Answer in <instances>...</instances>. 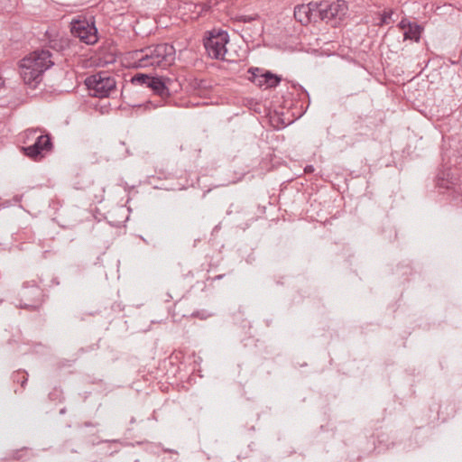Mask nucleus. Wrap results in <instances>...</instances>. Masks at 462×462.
<instances>
[{
    "label": "nucleus",
    "instance_id": "1",
    "mask_svg": "<svg viewBox=\"0 0 462 462\" xmlns=\"http://www.w3.org/2000/svg\"><path fill=\"white\" fill-rule=\"evenodd\" d=\"M51 52L49 50H37L19 62L20 77L25 85L35 88L42 81L43 73L53 66Z\"/></svg>",
    "mask_w": 462,
    "mask_h": 462
},
{
    "label": "nucleus",
    "instance_id": "2",
    "mask_svg": "<svg viewBox=\"0 0 462 462\" xmlns=\"http://www.w3.org/2000/svg\"><path fill=\"white\" fill-rule=\"evenodd\" d=\"M176 50L171 43L151 45L135 51L137 67H160L166 69L175 61Z\"/></svg>",
    "mask_w": 462,
    "mask_h": 462
},
{
    "label": "nucleus",
    "instance_id": "3",
    "mask_svg": "<svg viewBox=\"0 0 462 462\" xmlns=\"http://www.w3.org/2000/svg\"><path fill=\"white\" fill-rule=\"evenodd\" d=\"M229 34L222 29H212L205 32L203 44L208 55L211 59L228 60L225 58Z\"/></svg>",
    "mask_w": 462,
    "mask_h": 462
},
{
    "label": "nucleus",
    "instance_id": "4",
    "mask_svg": "<svg viewBox=\"0 0 462 462\" xmlns=\"http://www.w3.org/2000/svg\"><path fill=\"white\" fill-rule=\"evenodd\" d=\"M88 88L92 91V96L103 98L107 97L116 91V80L106 71H100L88 77L85 80Z\"/></svg>",
    "mask_w": 462,
    "mask_h": 462
},
{
    "label": "nucleus",
    "instance_id": "5",
    "mask_svg": "<svg viewBox=\"0 0 462 462\" xmlns=\"http://www.w3.org/2000/svg\"><path fill=\"white\" fill-rule=\"evenodd\" d=\"M52 149V137L49 133L37 136L32 145L22 147L23 154L35 162L42 161Z\"/></svg>",
    "mask_w": 462,
    "mask_h": 462
},
{
    "label": "nucleus",
    "instance_id": "6",
    "mask_svg": "<svg viewBox=\"0 0 462 462\" xmlns=\"http://www.w3.org/2000/svg\"><path fill=\"white\" fill-rule=\"evenodd\" d=\"M70 24L71 33L82 42L95 44L97 42V29L93 22L89 23L86 19L73 20Z\"/></svg>",
    "mask_w": 462,
    "mask_h": 462
},
{
    "label": "nucleus",
    "instance_id": "7",
    "mask_svg": "<svg viewBox=\"0 0 462 462\" xmlns=\"http://www.w3.org/2000/svg\"><path fill=\"white\" fill-rule=\"evenodd\" d=\"M248 73L251 74L249 80L260 88L267 89L276 88L282 80L279 75L270 70H263L260 68L251 67L248 69Z\"/></svg>",
    "mask_w": 462,
    "mask_h": 462
},
{
    "label": "nucleus",
    "instance_id": "8",
    "mask_svg": "<svg viewBox=\"0 0 462 462\" xmlns=\"http://www.w3.org/2000/svg\"><path fill=\"white\" fill-rule=\"evenodd\" d=\"M347 10V4L344 0H337L334 2L323 1L319 20L326 22H329L337 18L342 20V18L346 14Z\"/></svg>",
    "mask_w": 462,
    "mask_h": 462
},
{
    "label": "nucleus",
    "instance_id": "9",
    "mask_svg": "<svg viewBox=\"0 0 462 462\" xmlns=\"http://www.w3.org/2000/svg\"><path fill=\"white\" fill-rule=\"evenodd\" d=\"M43 291L34 281L23 282L22 291H20L21 301L43 302Z\"/></svg>",
    "mask_w": 462,
    "mask_h": 462
},
{
    "label": "nucleus",
    "instance_id": "10",
    "mask_svg": "<svg viewBox=\"0 0 462 462\" xmlns=\"http://www.w3.org/2000/svg\"><path fill=\"white\" fill-rule=\"evenodd\" d=\"M168 82H171L169 78L153 76L152 80H150L148 88H150L154 95L162 97V99L169 98L171 97V93L167 86Z\"/></svg>",
    "mask_w": 462,
    "mask_h": 462
},
{
    "label": "nucleus",
    "instance_id": "11",
    "mask_svg": "<svg viewBox=\"0 0 462 462\" xmlns=\"http://www.w3.org/2000/svg\"><path fill=\"white\" fill-rule=\"evenodd\" d=\"M294 18L302 25H307L313 21L311 14H310V7L305 5H298L294 7Z\"/></svg>",
    "mask_w": 462,
    "mask_h": 462
},
{
    "label": "nucleus",
    "instance_id": "12",
    "mask_svg": "<svg viewBox=\"0 0 462 462\" xmlns=\"http://www.w3.org/2000/svg\"><path fill=\"white\" fill-rule=\"evenodd\" d=\"M408 28L403 32L404 40L418 42L420 39L423 28L416 23H407Z\"/></svg>",
    "mask_w": 462,
    "mask_h": 462
},
{
    "label": "nucleus",
    "instance_id": "13",
    "mask_svg": "<svg viewBox=\"0 0 462 462\" xmlns=\"http://www.w3.org/2000/svg\"><path fill=\"white\" fill-rule=\"evenodd\" d=\"M49 47L58 52H62L69 48V40L66 38L51 39L49 41Z\"/></svg>",
    "mask_w": 462,
    "mask_h": 462
},
{
    "label": "nucleus",
    "instance_id": "14",
    "mask_svg": "<svg viewBox=\"0 0 462 462\" xmlns=\"http://www.w3.org/2000/svg\"><path fill=\"white\" fill-rule=\"evenodd\" d=\"M321 5H323V1H320V2L311 1L308 5H305V6L310 7V14H311V17L313 18L314 22H317L320 18Z\"/></svg>",
    "mask_w": 462,
    "mask_h": 462
},
{
    "label": "nucleus",
    "instance_id": "15",
    "mask_svg": "<svg viewBox=\"0 0 462 462\" xmlns=\"http://www.w3.org/2000/svg\"><path fill=\"white\" fill-rule=\"evenodd\" d=\"M153 76L144 73H137L131 79V83L134 85L145 86L148 88L150 80H152Z\"/></svg>",
    "mask_w": 462,
    "mask_h": 462
},
{
    "label": "nucleus",
    "instance_id": "16",
    "mask_svg": "<svg viewBox=\"0 0 462 462\" xmlns=\"http://www.w3.org/2000/svg\"><path fill=\"white\" fill-rule=\"evenodd\" d=\"M11 379L14 383H20L22 388H25L28 382V374L24 370H17L12 374Z\"/></svg>",
    "mask_w": 462,
    "mask_h": 462
},
{
    "label": "nucleus",
    "instance_id": "17",
    "mask_svg": "<svg viewBox=\"0 0 462 462\" xmlns=\"http://www.w3.org/2000/svg\"><path fill=\"white\" fill-rule=\"evenodd\" d=\"M42 302H36V301H27V300H20L19 307L23 310H27L30 311H35L38 310L41 307Z\"/></svg>",
    "mask_w": 462,
    "mask_h": 462
},
{
    "label": "nucleus",
    "instance_id": "18",
    "mask_svg": "<svg viewBox=\"0 0 462 462\" xmlns=\"http://www.w3.org/2000/svg\"><path fill=\"white\" fill-rule=\"evenodd\" d=\"M393 15V11H383L380 17V24H388Z\"/></svg>",
    "mask_w": 462,
    "mask_h": 462
},
{
    "label": "nucleus",
    "instance_id": "19",
    "mask_svg": "<svg viewBox=\"0 0 462 462\" xmlns=\"http://www.w3.org/2000/svg\"><path fill=\"white\" fill-rule=\"evenodd\" d=\"M191 316L195 317V318H199L200 319H206L208 317H211L212 314L209 313L208 311L205 310H198V311L193 312L191 314Z\"/></svg>",
    "mask_w": 462,
    "mask_h": 462
},
{
    "label": "nucleus",
    "instance_id": "20",
    "mask_svg": "<svg viewBox=\"0 0 462 462\" xmlns=\"http://www.w3.org/2000/svg\"><path fill=\"white\" fill-rule=\"evenodd\" d=\"M215 4L216 2L214 0H208L207 3L203 4L202 11L208 12Z\"/></svg>",
    "mask_w": 462,
    "mask_h": 462
},
{
    "label": "nucleus",
    "instance_id": "21",
    "mask_svg": "<svg viewBox=\"0 0 462 462\" xmlns=\"http://www.w3.org/2000/svg\"><path fill=\"white\" fill-rule=\"evenodd\" d=\"M134 106V107H135V106H136V107H142V106H143L145 109H151V108H155V107H157V106H153V105H152V103L151 101H148V102H146V103H145V104H143V105H135V106Z\"/></svg>",
    "mask_w": 462,
    "mask_h": 462
},
{
    "label": "nucleus",
    "instance_id": "22",
    "mask_svg": "<svg viewBox=\"0 0 462 462\" xmlns=\"http://www.w3.org/2000/svg\"><path fill=\"white\" fill-rule=\"evenodd\" d=\"M59 394L60 391L57 388H55L53 392L49 393V398L51 400H56L59 397Z\"/></svg>",
    "mask_w": 462,
    "mask_h": 462
},
{
    "label": "nucleus",
    "instance_id": "23",
    "mask_svg": "<svg viewBox=\"0 0 462 462\" xmlns=\"http://www.w3.org/2000/svg\"><path fill=\"white\" fill-rule=\"evenodd\" d=\"M407 23H411V22H410V21H408L407 19H402V20L399 23L398 26H399L401 29H402V30H404V31H405V30L408 28Z\"/></svg>",
    "mask_w": 462,
    "mask_h": 462
},
{
    "label": "nucleus",
    "instance_id": "24",
    "mask_svg": "<svg viewBox=\"0 0 462 462\" xmlns=\"http://www.w3.org/2000/svg\"><path fill=\"white\" fill-rule=\"evenodd\" d=\"M314 170H315V169H314V167H313L312 165H307V166L305 167V169H304V171H305L306 173H311V172H313V171H314Z\"/></svg>",
    "mask_w": 462,
    "mask_h": 462
},
{
    "label": "nucleus",
    "instance_id": "25",
    "mask_svg": "<svg viewBox=\"0 0 462 462\" xmlns=\"http://www.w3.org/2000/svg\"><path fill=\"white\" fill-rule=\"evenodd\" d=\"M20 452L21 450H15L14 453H13V458L14 460H18L20 459L21 456H20Z\"/></svg>",
    "mask_w": 462,
    "mask_h": 462
},
{
    "label": "nucleus",
    "instance_id": "26",
    "mask_svg": "<svg viewBox=\"0 0 462 462\" xmlns=\"http://www.w3.org/2000/svg\"><path fill=\"white\" fill-rule=\"evenodd\" d=\"M300 88L302 90V92L306 95V97H308V99H310V95L308 93L307 90H305L301 86H300Z\"/></svg>",
    "mask_w": 462,
    "mask_h": 462
},
{
    "label": "nucleus",
    "instance_id": "27",
    "mask_svg": "<svg viewBox=\"0 0 462 462\" xmlns=\"http://www.w3.org/2000/svg\"><path fill=\"white\" fill-rule=\"evenodd\" d=\"M225 276V274H219V275H217L213 278L214 281L216 280H221L223 277Z\"/></svg>",
    "mask_w": 462,
    "mask_h": 462
},
{
    "label": "nucleus",
    "instance_id": "28",
    "mask_svg": "<svg viewBox=\"0 0 462 462\" xmlns=\"http://www.w3.org/2000/svg\"><path fill=\"white\" fill-rule=\"evenodd\" d=\"M51 282L56 285L59 284V281L57 280V278L52 279Z\"/></svg>",
    "mask_w": 462,
    "mask_h": 462
},
{
    "label": "nucleus",
    "instance_id": "29",
    "mask_svg": "<svg viewBox=\"0 0 462 462\" xmlns=\"http://www.w3.org/2000/svg\"><path fill=\"white\" fill-rule=\"evenodd\" d=\"M66 412V409L65 408H62L60 411V414H64Z\"/></svg>",
    "mask_w": 462,
    "mask_h": 462
},
{
    "label": "nucleus",
    "instance_id": "30",
    "mask_svg": "<svg viewBox=\"0 0 462 462\" xmlns=\"http://www.w3.org/2000/svg\"><path fill=\"white\" fill-rule=\"evenodd\" d=\"M204 83H205V80H200L199 87H205Z\"/></svg>",
    "mask_w": 462,
    "mask_h": 462
},
{
    "label": "nucleus",
    "instance_id": "31",
    "mask_svg": "<svg viewBox=\"0 0 462 462\" xmlns=\"http://www.w3.org/2000/svg\"><path fill=\"white\" fill-rule=\"evenodd\" d=\"M109 443L113 444V445H117V441L116 440H113V441H108Z\"/></svg>",
    "mask_w": 462,
    "mask_h": 462
},
{
    "label": "nucleus",
    "instance_id": "32",
    "mask_svg": "<svg viewBox=\"0 0 462 462\" xmlns=\"http://www.w3.org/2000/svg\"><path fill=\"white\" fill-rule=\"evenodd\" d=\"M170 298H171V296L170 294H167V299H165V301H169V300H169Z\"/></svg>",
    "mask_w": 462,
    "mask_h": 462
},
{
    "label": "nucleus",
    "instance_id": "33",
    "mask_svg": "<svg viewBox=\"0 0 462 462\" xmlns=\"http://www.w3.org/2000/svg\"><path fill=\"white\" fill-rule=\"evenodd\" d=\"M135 422V419L134 417L131 418V420H130V423H134Z\"/></svg>",
    "mask_w": 462,
    "mask_h": 462
},
{
    "label": "nucleus",
    "instance_id": "34",
    "mask_svg": "<svg viewBox=\"0 0 462 462\" xmlns=\"http://www.w3.org/2000/svg\"><path fill=\"white\" fill-rule=\"evenodd\" d=\"M116 452H117V450H116V449L112 450L111 452H109V455L111 456V455H113V454H114V453H116Z\"/></svg>",
    "mask_w": 462,
    "mask_h": 462
},
{
    "label": "nucleus",
    "instance_id": "35",
    "mask_svg": "<svg viewBox=\"0 0 462 462\" xmlns=\"http://www.w3.org/2000/svg\"><path fill=\"white\" fill-rule=\"evenodd\" d=\"M85 425L88 427L91 426L92 424L90 422H86Z\"/></svg>",
    "mask_w": 462,
    "mask_h": 462
}]
</instances>
